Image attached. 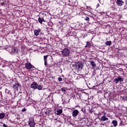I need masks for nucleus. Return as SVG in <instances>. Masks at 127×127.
<instances>
[{"label": "nucleus", "mask_w": 127, "mask_h": 127, "mask_svg": "<svg viewBox=\"0 0 127 127\" xmlns=\"http://www.w3.org/2000/svg\"><path fill=\"white\" fill-rule=\"evenodd\" d=\"M62 54L63 56H64V57H68L70 54V51L68 49L65 48L63 49L62 51Z\"/></svg>", "instance_id": "nucleus-1"}, {"label": "nucleus", "mask_w": 127, "mask_h": 127, "mask_svg": "<svg viewBox=\"0 0 127 127\" xmlns=\"http://www.w3.org/2000/svg\"><path fill=\"white\" fill-rule=\"evenodd\" d=\"M28 125L30 127H33L35 126V124L34 123V119L33 118H29Z\"/></svg>", "instance_id": "nucleus-2"}, {"label": "nucleus", "mask_w": 127, "mask_h": 127, "mask_svg": "<svg viewBox=\"0 0 127 127\" xmlns=\"http://www.w3.org/2000/svg\"><path fill=\"white\" fill-rule=\"evenodd\" d=\"M25 67L26 69H28L30 70L31 68H34V66L32 65V64L29 63H27L25 64Z\"/></svg>", "instance_id": "nucleus-3"}, {"label": "nucleus", "mask_w": 127, "mask_h": 127, "mask_svg": "<svg viewBox=\"0 0 127 127\" xmlns=\"http://www.w3.org/2000/svg\"><path fill=\"white\" fill-rule=\"evenodd\" d=\"M75 64L76 68H77V69H82V68H83V64H82V63L78 62Z\"/></svg>", "instance_id": "nucleus-4"}, {"label": "nucleus", "mask_w": 127, "mask_h": 127, "mask_svg": "<svg viewBox=\"0 0 127 127\" xmlns=\"http://www.w3.org/2000/svg\"><path fill=\"white\" fill-rule=\"evenodd\" d=\"M38 87V84L36 83V82H34L32 84H31V88H32V89H37V87Z\"/></svg>", "instance_id": "nucleus-5"}, {"label": "nucleus", "mask_w": 127, "mask_h": 127, "mask_svg": "<svg viewBox=\"0 0 127 127\" xmlns=\"http://www.w3.org/2000/svg\"><path fill=\"white\" fill-rule=\"evenodd\" d=\"M78 114H79V111L77 110H75L72 112V117H73V118L77 117V116H78Z\"/></svg>", "instance_id": "nucleus-6"}, {"label": "nucleus", "mask_w": 127, "mask_h": 127, "mask_svg": "<svg viewBox=\"0 0 127 127\" xmlns=\"http://www.w3.org/2000/svg\"><path fill=\"white\" fill-rule=\"evenodd\" d=\"M116 3H117L118 5H119V6H122V5H123V4L125 3V2H124L122 0H118Z\"/></svg>", "instance_id": "nucleus-7"}, {"label": "nucleus", "mask_w": 127, "mask_h": 127, "mask_svg": "<svg viewBox=\"0 0 127 127\" xmlns=\"http://www.w3.org/2000/svg\"><path fill=\"white\" fill-rule=\"evenodd\" d=\"M101 121H102V122H106V121H109V118L106 117V115H103L101 118Z\"/></svg>", "instance_id": "nucleus-8"}, {"label": "nucleus", "mask_w": 127, "mask_h": 127, "mask_svg": "<svg viewBox=\"0 0 127 127\" xmlns=\"http://www.w3.org/2000/svg\"><path fill=\"white\" fill-rule=\"evenodd\" d=\"M47 57H48V56H44V61L45 66H47V65H48V64H47Z\"/></svg>", "instance_id": "nucleus-9"}, {"label": "nucleus", "mask_w": 127, "mask_h": 127, "mask_svg": "<svg viewBox=\"0 0 127 127\" xmlns=\"http://www.w3.org/2000/svg\"><path fill=\"white\" fill-rule=\"evenodd\" d=\"M41 30H35L34 31V34L35 35H36V36H37V35H39V33H40Z\"/></svg>", "instance_id": "nucleus-10"}, {"label": "nucleus", "mask_w": 127, "mask_h": 127, "mask_svg": "<svg viewBox=\"0 0 127 127\" xmlns=\"http://www.w3.org/2000/svg\"><path fill=\"white\" fill-rule=\"evenodd\" d=\"M112 124H113L114 127H117L118 126V121L116 120L113 121Z\"/></svg>", "instance_id": "nucleus-11"}, {"label": "nucleus", "mask_w": 127, "mask_h": 127, "mask_svg": "<svg viewBox=\"0 0 127 127\" xmlns=\"http://www.w3.org/2000/svg\"><path fill=\"white\" fill-rule=\"evenodd\" d=\"M62 110L61 109H60V110H58L57 111V113L56 114L58 115V116H59V115H61V114H62Z\"/></svg>", "instance_id": "nucleus-12"}, {"label": "nucleus", "mask_w": 127, "mask_h": 127, "mask_svg": "<svg viewBox=\"0 0 127 127\" xmlns=\"http://www.w3.org/2000/svg\"><path fill=\"white\" fill-rule=\"evenodd\" d=\"M4 117H5V114L4 113H0V119L2 120V119H4Z\"/></svg>", "instance_id": "nucleus-13"}, {"label": "nucleus", "mask_w": 127, "mask_h": 127, "mask_svg": "<svg viewBox=\"0 0 127 127\" xmlns=\"http://www.w3.org/2000/svg\"><path fill=\"white\" fill-rule=\"evenodd\" d=\"M90 65L92 66V67H96V64L95 62L90 61Z\"/></svg>", "instance_id": "nucleus-14"}, {"label": "nucleus", "mask_w": 127, "mask_h": 127, "mask_svg": "<svg viewBox=\"0 0 127 127\" xmlns=\"http://www.w3.org/2000/svg\"><path fill=\"white\" fill-rule=\"evenodd\" d=\"M105 44H106V45H107V46L111 45H112V41H107V42L105 43Z\"/></svg>", "instance_id": "nucleus-15"}, {"label": "nucleus", "mask_w": 127, "mask_h": 127, "mask_svg": "<svg viewBox=\"0 0 127 127\" xmlns=\"http://www.w3.org/2000/svg\"><path fill=\"white\" fill-rule=\"evenodd\" d=\"M90 46H91V43H90V42H87L85 47H87L89 48H90Z\"/></svg>", "instance_id": "nucleus-16"}, {"label": "nucleus", "mask_w": 127, "mask_h": 127, "mask_svg": "<svg viewBox=\"0 0 127 127\" xmlns=\"http://www.w3.org/2000/svg\"><path fill=\"white\" fill-rule=\"evenodd\" d=\"M37 88H38V90H42L43 87H42V85L39 84V85H38Z\"/></svg>", "instance_id": "nucleus-17"}, {"label": "nucleus", "mask_w": 127, "mask_h": 127, "mask_svg": "<svg viewBox=\"0 0 127 127\" xmlns=\"http://www.w3.org/2000/svg\"><path fill=\"white\" fill-rule=\"evenodd\" d=\"M114 81L115 82L116 84H118V83H119V77H118L117 78H116L114 80Z\"/></svg>", "instance_id": "nucleus-18"}, {"label": "nucleus", "mask_w": 127, "mask_h": 127, "mask_svg": "<svg viewBox=\"0 0 127 127\" xmlns=\"http://www.w3.org/2000/svg\"><path fill=\"white\" fill-rule=\"evenodd\" d=\"M38 20H39V22H40V23H42V22H43V20H44L41 18H39Z\"/></svg>", "instance_id": "nucleus-19"}, {"label": "nucleus", "mask_w": 127, "mask_h": 127, "mask_svg": "<svg viewBox=\"0 0 127 127\" xmlns=\"http://www.w3.org/2000/svg\"><path fill=\"white\" fill-rule=\"evenodd\" d=\"M62 91L63 93H64V94H65V92H66V89H64V88H62Z\"/></svg>", "instance_id": "nucleus-20"}, {"label": "nucleus", "mask_w": 127, "mask_h": 127, "mask_svg": "<svg viewBox=\"0 0 127 127\" xmlns=\"http://www.w3.org/2000/svg\"><path fill=\"white\" fill-rule=\"evenodd\" d=\"M48 116H50V115H52V114H51V111H48Z\"/></svg>", "instance_id": "nucleus-21"}, {"label": "nucleus", "mask_w": 127, "mask_h": 127, "mask_svg": "<svg viewBox=\"0 0 127 127\" xmlns=\"http://www.w3.org/2000/svg\"><path fill=\"white\" fill-rule=\"evenodd\" d=\"M89 20H90V18L88 17H86L85 20H86V21H89Z\"/></svg>", "instance_id": "nucleus-22"}, {"label": "nucleus", "mask_w": 127, "mask_h": 127, "mask_svg": "<svg viewBox=\"0 0 127 127\" xmlns=\"http://www.w3.org/2000/svg\"><path fill=\"white\" fill-rule=\"evenodd\" d=\"M63 79L61 77H59L58 78V80L59 81V82H61V81H62Z\"/></svg>", "instance_id": "nucleus-23"}, {"label": "nucleus", "mask_w": 127, "mask_h": 127, "mask_svg": "<svg viewBox=\"0 0 127 127\" xmlns=\"http://www.w3.org/2000/svg\"><path fill=\"white\" fill-rule=\"evenodd\" d=\"M118 79L119 80V81L121 82V81H123V78L122 77H118Z\"/></svg>", "instance_id": "nucleus-24"}, {"label": "nucleus", "mask_w": 127, "mask_h": 127, "mask_svg": "<svg viewBox=\"0 0 127 127\" xmlns=\"http://www.w3.org/2000/svg\"><path fill=\"white\" fill-rule=\"evenodd\" d=\"M3 127H7V126H6V125H5V124H3Z\"/></svg>", "instance_id": "nucleus-25"}, {"label": "nucleus", "mask_w": 127, "mask_h": 127, "mask_svg": "<svg viewBox=\"0 0 127 127\" xmlns=\"http://www.w3.org/2000/svg\"><path fill=\"white\" fill-rule=\"evenodd\" d=\"M26 111V109H24L23 110H22V112H25Z\"/></svg>", "instance_id": "nucleus-26"}, {"label": "nucleus", "mask_w": 127, "mask_h": 127, "mask_svg": "<svg viewBox=\"0 0 127 127\" xmlns=\"http://www.w3.org/2000/svg\"><path fill=\"white\" fill-rule=\"evenodd\" d=\"M1 5H3V4H4V3H1Z\"/></svg>", "instance_id": "nucleus-27"}, {"label": "nucleus", "mask_w": 127, "mask_h": 127, "mask_svg": "<svg viewBox=\"0 0 127 127\" xmlns=\"http://www.w3.org/2000/svg\"><path fill=\"white\" fill-rule=\"evenodd\" d=\"M45 114L46 115H48V113H47V112H45Z\"/></svg>", "instance_id": "nucleus-28"}, {"label": "nucleus", "mask_w": 127, "mask_h": 127, "mask_svg": "<svg viewBox=\"0 0 127 127\" xmlns=\"http://www.w3.org/2000/svg\"><path fill=\"white\" fill-rule=\"evenodd\" d=\"M104 116H106V113H104Z\"/></svg>", "instance_id": "nucleus-29"}]
</instances>
